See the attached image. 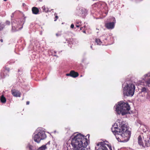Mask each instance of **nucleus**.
<instances>
[{
    "label": "nucleus",
    "instance_id": "nucleus-1",
    "mask_svg": "<svg viewBox=\"0 0 150 150\" xmlns=\"http://www.w3.org/2000/svg\"><path fill=\"white\" fill-rule=\"evenodd\" d=\"M112 128V132L118 141L125 142L130 137L131 132L128 130L127 124L121 120H118Z\"/></svg>",
    "mask_w": 150,
    "mask_h": 150
},
{
    "label": "nucleus",
    "instance_id": "nucleus-2",
    "mask_svg": "<svg viewBox=\"0 0 150 150\" xmlns=\"http://www.w3.org/2000/svg\"><path fill=\"white\" fill-rule=\"evenodd\" d=\"M71 144L74 150H86L88 145L87 139L81 134H77L72 136Z\"/></svg>",
    "mask_w": 150,
    "mask_h": 150
},
{
    "label": "nucleus",
    "instance_id": "nucleus-3",
    "mask_svg": "<svg viewBox=\"0 0 150 150\" xmlns=\"http://www.w3.org/2000/svg\"><path fill=\"white\" fill-rule=\"evenodd\" d=\"M124 86L123 92L124 95L127 96H132L134 94L135 87L134 83L129 80L126 81V84Z\"/></svg>",
    "mask_w": 150,
    "mask_h": 150
},
{
    "label": "nucleus",
    "instance_id": "nucleus-4",
    "mask_svg": "<svg viewBox=\"0 0 150 150\" xmlns=\"http://www.w3.org/2000/svg\"><path fill=\"white\" fill-rule=\"evenodd\" d=\"M130 109V106L128 103L121 101L116 105V111L117 114L124 115L127 113Z\"/></svg>",
    "mask_w": 150,
    "mask_h": 150
},
{
    "label": "nucleus",
    "instance_id": "nucleus-5",
    "mask_svg": "<svg viewBox=\"0 0 150 150\" xmlns=\"http://www.w3.org/2000/svg\"><path fill=\"white\" fill-rule=\"evenodd\" d=\"M38 133L36 134L33 137L34 141L39 143L41 140H43L46 137L45 132L42 130L39 129L38 130Z\"/></svg>",
    "mask_w": 150,
    "mask_h": 150
},
{
    "label": "nucleus",
    "instance_id": "nucleus-6",
    "mask_svg": "<svg viewBox=\"0 0 150 150\" xmlns=\"http://www.w3.org/2000/svg\"><path fill=\"white\" fill-rule=\"evenodd\" d=\"M138 142L140 146L143 148L148 147L150 144V141L149 137H143V141L142 139L141 135H139L138 138Z\"/></svg>",
    "mask_w": 150,
    "mask_h": 150
},
{
    "label": "nucleus",
    "instance_id": "nucleus-7",
    "mask_svg": "<svg viewBox=\"0 0 150 150\" xmlns=\"http://www.w3.org/2000/svg\"><path fill=\"white\" fill-rule=\"evenodd\" d=\"M98 148L96 150H112L111 147L106 144L104 142H100L97 144L95 149Z\"/></svg>",
    "mask_w": 150,
    "mask_h": 150
},
{
    "label": "nucleus",
    "instance_id": "nucleus-8",
    "mask_svg": "<svg viewBox=\"0 0 150 150\" xmlns=\"http://www.w3.org/2000/svg\"><path fill=\"white\" fill-rule=\"evenodd\" d=\"M142 79L145 81L146 86L150 87V73L144 75L142 76Z\"/></svg>",
    "mask_w": 150,
    "mask_h": 150
},
{
    "label": "nucleus",
    "instance_id": "nucleus-9",
    "mask_svg": "<svg viewBox=\"0 0 150 150\" xmlns=\"http://www.w3.org/2000/svg\"><path fill=\"white\" fill-rule=\"evenodd\" d=\"M20 22H19L18 24H16L15 22L12 23V30L14 32L18 31L22 28L21 25L20 24Z\"/></svg>",
    "mask_w": 150,
    "mask_h": 150
},
{
    "label": "nucleus",
    "instance_id": "nucleus-10",
    "mask_svg": "<svg viewBox=\"0 0 150 150\" xmlns=\"http://www.w3.org/2000/svg\"><path fill=\"white\" fill-rule=\"evenodd\" d=\"M115 23V22L105 23V26L108 29H112L114 27Z\"/></svg>",
    "mask_w": 150,
    "mask_h": 150
},
{
    "label": "nucleus",
    "instance_id": "nucleus-11",
    "mask_svg": "<svg viewBox=\"0 0 150 150\" xmlns=\"http://www.w3.org/2000/svg\"><path fill=\"white\" fill-rule=\"evenodd\" d=\"M12 94L15 97H18L20 96V93L18 91L16 90H11Z\"/></svg>",
    "mask_w": 150,
    "mask_h": 150
},
{
    "label": "nucleus",
    "instance_id": "nucleus-12",
    "mask_svg": "<svg viewBox=\"0 0 150 150\" xmlns=\"http://www.w3.org/2000/svg\"><path fill=\"white\" fill-rule=\"evenodd\" d=\"M71 72H72V74H71V76L73 77L76 78L79 75L78 73L75 72L74 71H71Z\"/></svg>",
    "mask_w": 150,
    "mask_h": 150
},
{
    "label": "nucleus",
    "instance_id": "nucleus-13",
    "mask_svg": "<svg viewBox=\"0 0 150 150\" xmlns=\"http://www.w3.org/2000/svg\"><path fill=\"white\" fill-rule=\"evenodd\" d=\"M79 12L81 14V15L82 17L85 16L87 12L86 10H80Z\"/></svg>",
    "mask_w": 150,
    "mask_h": 150
},
{
    "label": "nucleus",
    "instance_id": "nucleus-14",
    "mask_svg": "<svg viewBox=\"0 0 150 150\" xmlns=\"http://www.w3.org/2000/svg\"><path fill=\"white\" fill-rule=\"evenodd\" d=\"M6 100L5 98L3 95H2L1 98V101L2 103H5L6 102Z\"/></svg>",
    "mask_w": 150,
    "mask_h": 150
},
{
    "label": "nucleus",
    "instance_id": "nucleus-15",
    "mask_svg": "<svg viewBox=\"0 0 150 150\" xmlns=\"http://www.w3.org/2000/svg\"><path fill=\"white\" fill-rule=\"evenodd\" d=\"M47 149L46 145L42 146L39 148V150H45Z\"/></svg>",
    "mask_w": 150,
    "mask_h": 150
},
{
    "label": "nucleus",
    "instance_id": "nucleus-16",
    "mask_svg": "<svg viewBox=\"0 0 150 150\" xmlns=\"http://www.w3.org/2000/svg\"><path fill=\"white\" fill-rule=\"evenodd\" d=\"M96 42L97 43V44L100 45L101 44L102 42L99 39H96L95 40Z\"/></svg>",
    "mask_w": 150,
    "mask_h": 150
},
{
    "label": "nucleus",
    "instance_id": "nucleus-17",
    "mask_svg": "<svg viewBox=\"0 0 150 150\" xmlns=\"http://www.w3.org/2000/svg\"><path fill=\"white\" fill-rule=\"evenodd\" d=\"M148 89L146 87H143L141 89V91L144 92H146L147 91Z\"/></svg>",
    "mask_w": 150,
    "mask_h": 150
},
{
    "label": "nucleus",
    "instance_id": "nucleus-18",
    "mask_svg": "<svg viewBox=\"0 0 150 150\" xmlns=\"http://www.w3.org/2000/svg\"><path fill=\"white\" fill-rule=\"evenodd\" d=\"M5 26L4 24H2L0 22V31L2 30Z\"/></svg>",
    "mask_w": 150,
    "mask_h": 150
},
{
    "label": "nucleus",
    "instance_id": "nucleus-19",
    "mask_svg": "<svg viewBox=\"0 0 150 150\" xmlns=\"http://www.w3.org/2000/svg\"><path fill=\"white\" fill-rule=\"evenodd\" d=\"M33 13L37 14H38L39 12V10H32Z\"/></svg>",
    "mask_w": 150,
    "mask_h": 150
},
{
    "label": "nucleus",
    "instance_id": "nucleus-20",
    "mask_svg": "<svg viewBox=\"0 0 150 150\" xmlns=\"http://www.w3.org/2000/svg\"><path fill=\"white\" fill-rule=\"evenodd\" d=\"M5 24L6 25H9L10 24V22L9 21H6Z\"/></svg>",
    "mask_w": 150,
    "mask_h": 150
},
{
    "label": "nucleus",
    "instance_id": "nucleus-21",
    "mask_svg": "<svg viewBox=\"0 0 150 150\" xmlns=\"http://www.w3.org/2000/svg\"><path fill=\"white\" fill-rule=\"evenodd\" d=\"M28 148L30 149V150H32V146L31 145L29 144L28 145Z\"/></svg>",
    "mask_w": 150,
    "mask_h": 150
},
{
    "label": "nucleus",
    "instance_id": "nucleus-22",
    "mask_svg": "<svg viewBox=\"0 0 150 150\" xmlns=\"http://www.w3.org/2000/svg\"><path fill=\"white\" fill-rule=\"evenodd\" d=\"M56 14H57L56 13H55L54 14V15L55 16V18H56V19L54 20V21H56L57 20V19L58 18V16H57L56 15Z\"/></svg>",
    "mask_w": 150,
    "mask_h": 150
},
{
    "label": "nucleus",
    "instance_id": "nucleus-23",
    "mask_svg": "<svg viewBox=\"0 0 150 150\" xmlns=\"http://www.w3.org/2000/svg\"><path fill=\"white\" fill-rule=\"evenodd\" d=\"M71 72H71V71L69 73L66 74V76H71V74H72Z\"/></svg>",
    "mask_w": 150,
    "mask_h": 150
},
{
    "label": "nucleus",
    "instance_id": "nucleus-24",
    "mask_svg": "<svg viewBox=\"0 0 150 150\" xmlns=\"http://www.w3.org/2000/svg\"><path fill=\"white\" fill-rule=\"evenodd\" d=\"M32 9H39V8L36 7H33L32 8Z\"/></svg>",
    "mask_w": 150,
    "mask_h": 150
},
{
    "label": "nucleus",
    "instance_id": "nucleus-25",
    "mask_svg": "<svg viewBox=\"0 0 150 150\" xmlns=\"http://www.w3.org/2000/svg\"><path fill=\"white\" fill-rule=\"evenodd\" d=\"M74 25L73 24H71V28H74Z\"/></svg>",
    "mask_w": 150,
    "mask_h": 150
},
{
    "label": "nucleus",
    "instance_id": "nucleus-26",
    "mask_svg": "<svg viewBox=\"0 0 150 150\" xmlns=\"http://www.w3.org/2000/svg\"><path fill=\"white\" fill-rule=\"evenodd\" d=\"M42 9H46V8L45 6H42Z\"/></svg>",
    "mask_w": 150,
    "mask_h": 150
},
{
    "label": "nucleus",
    "instance_id": "nucleus-27",
    "mask_svg": "<svg viewBox=\"0 0 150 150\" xmlns=\"http://www.w3.org/2000/svg\"><path fill=\"white\" fill-rule=\"evenodd\" d=\"M29 103H30L29 101H27V102H26V104H27V105H29Z\"/></svg>",
    "mask_w": 150,
    "mask_h": 150
},
{
    "label": "nucleus",
    "instance_id": "nucleus-28",
    "mask_svg": "<svg viewBox=\"0 0 150 150\" xmlns=\"http://www.w3.org/2000/svg\"><path fill=\"white\" fill-rule=\"evenodd\" d=\"M48 144H49V145H50V142H48L47 143V144H46V146H47V145H48Z\"/></svg>",
    "mask_w": 150,
    "mask_h": 150
},
{
    "label": "nucleus",
    "instance_id": "nucleus-29",
    "mask_svg": "<svg viewBox=\"0 0 150 150\" xmlns=\"http://www.w3.org/2000/svg\"><path fill=\"white\" fill-rule=\"evenodd\" d=\"M13 16V13H12V15L11 16V18H12Z\"/></svg>",
    "mask_w": 150,
    "mask_h": 150
},
{
    "label": "nucleus",
    "instance_id": "nucleus-30",
    "mask_svg": "<svg viewBox=\"0 0 150 150\" xmlns=\"http://www.w3.org/2000/svg\"><path fill=\"white\" fill-rule=\"evenodd\" d=\"M80 25H76V26L78 28L79 27H80Z\"/></svg>",
    "mask_w": 150,
    "mask_h": 150
},
{
    "label": "nucleus",
    "instance_id": "nucleus-31",
    "mask_svg": "<svg viewBox=\"0 0 150 150\" xmlns=\"http://www.w3.org/2000/svg\"><path fill=\"white\" fill-rule=\"evenodd\" d=\"M147 98L149 100H150V98L148 96H147Z\"/></svg>",
    "mask_w": 150,
    "mask_h": 150
},
{
    "label": "nucleus",
    "instance_id": "nucleus-32",
    "mask_svg": "<svg viewBox=\"0 0 150 150\" xmlns=\"http://www.w3.org/2000/svg\"><path fill=\"white\" fill-rule=\"evenodd\" d=\"M56 35L57 36H58V34H57H57H56Z\"/></svg>",
    "mask_w": 150,
    "mask_h": 150
},
{
    "label": "nucleus",
    "instance_id": "nucleus-33",
    "mask_svg": "<svg viewBox=\"0 0 150 150\" xmlns=\"http://www.w3.org/2000/svg\"><path fill=\"white\" fill-rule=\"evenodd\" d=\"M91 49H92V45H91Z\"/></svg>",
    "mask_w": 150,
    "mask_h": 150
},
{
    "label": "nucleus",
    "instance_id": "nucleus-34",
    "mask_svg": "<svg viewBox=\"0 0 150 150\" xmlns=\"http://www.w3.org/2000/svg\"><path fill=\"white\" fill-rule=\"evenodd\" d=\"M7 70H8V71H9V69L8 68V69H6Z\"/></svg>",
    "mask_w": 150,
    "mask_h": 150
},
{
    "label": "nucleus",
    "instance_id": "nucleus-35",
    "mask_svg": "<svg viewBox=\"0 0 150 150\" xmlns=\"http://www.w3.org/2000/svg\"><path fill=\"white\" fill-rule=\"evenodd\" d=\"M1 42H2V41H3L2 40V39L1 40Z\"/></svg>",
    "mask_w": 150,
    "mask_h": 150
},
{
    "label": "nucleus",
    "instance_id": "nucleus-36",
    "mask_svg": "<svg viewBox=\"0 0 150 150\" xmlns=\"http://www.w3.org/2000/svg\"><path fill=\"white\" fill-rule=\"evenodd\" d=\"M4 1H7V0H3Z\"/></svg>",
    "mask_w": 150,
    "mask_h": 150
},
{
    "label": "nucleus",
    "instance_id": "nucleus-37",
    "mask_svg": "<svg viewBox=\"0 0 150 150\" xmlns=\"http://www.w3.org/2000/svg\"><path fill=\"white\" fill-rule=\"evenodd\" d=\"M76 24H79V22H76Z\"/></svg>",
    "mask_w": 150,
    "mask_h": 150
},
{
    "label": "nucleus",
    "instance_id": "nucleus-38",
    "mask_svg": "<svg viewBox=\"0 0 150 150\" xmlns=\"http://www.w3.org/2000/svg\"><path fill=\"white\" fill-rule=\"evenodd\" d=\"M83 33H86L85 31H83Z\"/></svg>",
    "mask_w": 150,
    "mask_h": 150
},
{
    "label": "nucleus",
    "instance_id": "nucleus-39",
    "mask_svg": "<svg viewBox=\"0 0 150 150\" xmlns=\"http://www.w3.org/2000/svg\"><path fill=\"white\" fill-rule=\"evenodd\" d=\"M24 4H23V6H24Z\"/></svg>",
    "mask_w": 150,
    "mask_h": 150
},
{
    "label": "nucleus",
    "instance_id": "nucleus-40",
    "mask_svg": "<svg viewBox=\"0 0 150 150\" xmlns=\"http://www.w3.org/2000/svg\"><path fill=\"white\" fill-rule=\"evenodd\" d=\"M54 56H56V55H54Z\"/></svg>",
    "mask_w": 150,
    "mask_h": 150
},
{
    "label": "nucleus",
    "instance_id": "nucleus-41",
    "mask_svg": "<svg viewBox=\"0 0 150 150\" xmlns=\"http://www.w3.org/2000/svg\"><path fill=\"white\" fill-rule=\"evenodd\" d=\"M81 77L82 76V75H81Z\"/></svg>",
    "mask_w": 150,
    "mask_h": 150
}]
</instances>
